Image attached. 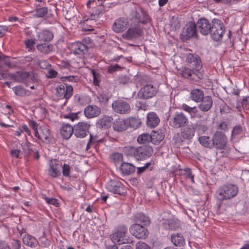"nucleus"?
<instances>
[{
  "label": "nucleus",
  "instance_id": "nucleus-1",
  "mask_svg": "<svg viewBox=\"0 0 249 249\" xmlns=\"http://www.w3.org/2000/svg\"><path fill=\"white\" fill-rule=\"evenodd\" d=\"M198 31L203 35L210 34L213 39L215 41L219 40L225 32V27L223 22L219 19L214 18L210 23L205 18L199 19L196 23Z\"/></svg>",
  "mask_w": 249,
  "mask_h": 249
},
{
  "label": "nucleus",
  "instance_id": "nucleus-2",
  "mask_svg": "<svg viewBox=\"0 0 249 249\" xmlns=\"http://www.w3.org/2000/svg\"><path fill=\"white\" fill-rule=\"evenodd\" d=\"M123 152L128 157L134 158L137 160H143L152 155L153 150L151 146L144 144L138 147L126 146L124 147Z\"/></svg>",
  "mask_w": 249,
  "mask_h": 249
},
{
  "label": "nucleus",
  "instance_id": "nucleus-3",
  "mask_svg": "<svg viewBox=\"0 0 249 249\" xmlns=\"http://www.w3.org/2000/svg\"><path fill=\"white\" fill-rule=\"evenodd\" d=\"M129 19L132 24L146 25L150 23L152 19L148 12L142 7H135L130 12Z\"/></svg>",
  "mask_w": 249,
  "mask_h": 249
},
{
  "label": "nucleus",
  "instance_id": "nucleus-4",
  "mask_svg": "<svg viewBox=\"0 0 249 249\" xmlns=\"http://www.w3.org/2000/svg\"><path fill=\"white\" fill-rule=\"evenodd\" d=\"M238 193V187L234 185H224L219 188L217 193L220 200H227L236 196Z\"/></svg>",
  "mask_w": 249,
  "mask_h": 249
},
{
  "label": "nucleus",
  "instance_id": "nucleus-5",
  "mask_svg": "<svg viewBox=\"0 0 249 249\" xmlns=\"http://www.w3.org/2000/svg\"><path fill=\"white\" fill-rule=\"evenodd\" d=\"M127 228L124 225H120L116 231L111 235V239L115 243L119 245L129 243L130 240L127 238Z\"/></svg>",
  "mask_w": 249,
  "mask_h": 249
},
{
  "label": "nucleus",
  "instance_id": "nucleus-6",
  "mask_svg": "<svg viewBox=\"0 0 249 249\" xmlns=\"http://www.w3.org/2000/svg\"><path fill=\"white\" fill-rule=\"evenodd\" d=\"M196 24L193 22L187 23L182 29L181 37L183 40H187L191 38L198 37Z\"/></svg>",
  "mask_w": 249,
  "mask_h": 249
},
{
  "label": "nucleus",
  "instance_id": "nucleus-7",
  "mask_svg": "<svg viewBox=\"0 0 249 249\" xmlns=\"http://www.w3.org/2000/svg\"><path fill=\"white\" fill-rule=\"evenodd\" d=\"M142 34L143 28L140 25L132 24L131 26L123 35V37L127 40H132L140 37Z\"/></svg>",
  "mask_w": 249,
  "mask_h": 249
},
{
  "label": "nucleus",
  "instance_id": "nucleus-8",
  "mask_svg": "<svg viewBox=\"0 0 249 249\" xmlns=\"http://www.w3.org/2000/svg\"><path fill=\"white\" fill-rule=\"evenodd\" d=\"M227 139L226 135L221 131H216L212 137V148L225 149L227 145Z\"/></svg>",
  "mask_w": 249,
  "mask_h": 249
},
{
  "label": "nucleus",
  "instance_id": "nucleus-9",
  "mask_svg": "<svg viewBox=\"0 0 249 249\" xmlns=\"http://www.w3.org/2000/svg\"><path fill=\"white\" fill-rule=\"evenodd\" d=\"M158 92V88L156 86L147 84L141 89L138 96L140 99H148L155 96Z\"/></svg>",
  "mask_w": 249,
  "mask_h": 249
},
{
  "label": "nucleus",
  "instance_id": "nucleus-10",
  "mask_svg": "<svg viewBox=\"0 0 249 249\" xmlns=\"http://www.w3.org/2000/svg\"><path fill=\"white\" fill-rule=\"evenodd\" d=\"M188 123L187 117L182 112H177L169 121V125L175 128H181Z\"/></svg>",
  "mask_w": 249,
  "mask_h": 249
},
{
  "label": "nucleus",
  "instance_id": "nucleus-11",
  "mask_svg": "<svg viewBox=\"0 0 249 249\" xmlns=\"http://www.w3.org/2000/svg\"><path fill=\"white\" fill-rule=\"evenodd\" d=\"M9 76L15 81L24 84H27L31 80L34 81L35 80V75L33 72L18 71L16 73H10Z\"/></svg>",
  "mask_w": 249,
  "mask_h": 249
},
{
  "label": "nucleus",
  "instance_id": "nucleus-12",
  "mask_svg": "<svg viewBox=\"0 0 249 249\" xmlns=\"http://www.w3.org/2000/svg\"><path fill=\"white\" fill-rule=\"evenodd\" d=\"M113 110L117 113L126 114L131 111L129 104L123 100H118L114 101L112 104Z\"/></svg>",
  "mask_w": 249,
  "mask_h": 249
},
{
  "label": "nucleus",
  "instance_id": "nucleus-13",
  "mask_svg": "<svg viewBox=\"0 0 249 249\" xmlns=\"http://www.w3.org/2000/svg\"><path fill=\"white\" fill-rule=\"evenodd\" d=\"M186 61L190 67L194 69L196 72H198L202 67L201 58L196 53H189L187 54Z\"/></svg>",
  "mask_w": 249,
  "mask_h": 249
},
{
  "label": "nucleus",
  "instance_id": "nucleus-14",
  "mask_svg": "<svg viewBox=\"0 0 249 249\" xmlns=\"http://www.w3.org/2000/svg\"><path fill=\"white\" fill-rule=\"evenodd\" d=\"M178 74L182 77L192 80L197 81L202 78V75L198 72L188 67H182L178 70Z\"/></svg>",
  "mask_w": 249,
  "mask_h": 249
},
{
  "label": "nucleus",
  "instance_id": "nucleus-15",
  "mask_svg": "<svg viewBox=\"0 0 249 249\" xmlns=\"http://www.w3.org/2000/svg\"><path fill=\"white\" fill-rule=\"evenodd\" d=\"M129 231L133 236L138 239H145L148 234L147 229L138 223L131 225Z\"/></svg>",
  "mask_w": 249,
  "mask_h": 249
},
{
  "label": "nucleus",
  "instance_id": "nucleus-16",
  "mask_svg": "<svg viewBox=\"0 0 249 249\" xmlns=\"http://www.w3.org/2000/svg\"><path fill=\"white\" fill-rule=\"evenodd\" d=\"M106 187L109 192L119 195H124L126 192L123 185L118 180H110L107 183Z\"/></svg>",
  "mask_w": 249,
  "mask_h": 249
},
{
  "label": "nucleus",
  "instance_id": "nucleus-17",
  "mask_svg": "<svg viewBox=\"0 0 249 249\" xmlns=\"http://www.w3.org/2000/svg\"><path fill=\"white\" fill-rule=\"evenodd\" d=\"M194 130L192 125H186L181 127L178 134V141L183 142L191 141L195 136Z\"/></svg>",
  "mask_w": 249,
  "mask_h": 249
},
{
  "label": "nucleus",
  "instance_id": "nucleus-18",
  "mask_svg": "<svg viewBox=\"0 0 249 249\" xmlns=\"http://www.w3.org/2000/svg\"><path fill=\"white\" fill-rule=\"evenodd\" d=\"M89 125L87 123L80 122L73 127V134L78 138L85 137L89 133Z\"/></svg>",
  "mask_w": 249,
  "mask_h": 249
},
{
  "label": "nucleus",
  "instance_id": "nucleus-19",
  "mask_svg": "<svg viewBox=\"0 0 249 249\" xmlns=\"http://www.w3.org/2000/svg\"><path fill=\"white\" fill-rule=\"evenodd\" d=\"M61 168V162L55 159L52 160L49 163V175L53 178L59 177L61 175L60 170Z\"/></svg>",
  "mask_w": 249,
  "mask_h": 249
},
{
  "label": "nucleus",
  "instance_id": "nucleus-20",
  "mask_svg": "<svg viewBox=\"0 0 249 249\" xmlns=\"http://www.w3.org/2000/svg\"><path fill=\"white\" fill-rule=\"evenodd\" d=\"M35 136L46 143H50L52 140V137L50 129L47 126L40 127V133L36 132Z\"/></svg>",
  "mask_w": 249,
  "mask_h": 249
},
{
  "label": "nucleus",
  "instance_id": "nucleus-21",
  "mask_svg": "<svg viewBox=\"0 0 249 249\" xmlns=\"http://www.w3.org/2000/svg\"><path fill=\"white\" fill-rule=\"evenodd\" d=\"M207 119L202 117L201 120H198L196 123L192 124L191 125L194 128V133L197 131L198 134H204L208 129L207 125Z\"/></svg>",
  "mask_w": 249,
  "mask_h": 249
},
{
  "label": "nucleus",
  "instance_id": "nucleus-22",
  "mask_svg": "<svg viewBox=\"0 0 249 249\" xmlns=\"http://www.w3.org/2000/svg\"><path fill=\"white\" fill-rule=\"evenodd\" d=\"M199 103L198 108L203 112H207L212 108L213 101L211 96L207 95L204 96Z\"/></svg>",
  "mask_w": 249,
  "mask_h": 249
},
{
  "label": "nucleus",
  "instance_id": "nucleus-23",
  "mask_svg": "<svg viewBox=\"0 0 249 249\" xmlns=\"http://www.w3.org/2000/svg\"><path fill=\"white\" fill-rule=\"evenodd\" d=\"M89 47L84 43L78 41L71 45V50L75 54L83 55L87 53Z\"/></svg>",
  "mask_w": 249,
  "mask_h": 249
},
{
  "label": "nucleus",
  "instance_id": "nucleus-24",
  "mask_svg": "<svg viewBox=\"0 0 249 249\" xmlns=\"http://www.w3.org/2000/svg\"><path fill=\"white\" fill-rule=\"evenodd\" d=\"M101 113L100 108L94 105H89L84 109V114L88 118H92L100 115Z\"/></svg>",
  "mask_w": 249,
  "mask_h": 249
},
{
  "label": "nucleus",
  "instance_id": "nucleus-25",
  "mask_svg": "<svg viewBox=\"0 0 249 249\" xmlns=\"http://www.w3.org/2000/svg\"><path fill=\"white\" fill-rule=\"evenodd\" d=\"M128 26V22L124 19H116L112 26L113 30L116 33H121L125 30Z\"/></svg>",
  "mask_w": 249,
  "mask_h": 249
},
{
  "label": "nucleus",
  "instance_id": "nucleus-26",
  "mask_svg": "<svg viewBox=\"0 0 249 249\" xmlns=\"http://www.w3.org/2000/svg\"><path fill=\"white\" fill-rule=\"evenodd\" d=\"M160 122V119L157 114L154 112H149L147 115L146 125L150 128H154L158 126Z\"/></svg>",
  "mask_w": 249,
  "mask_h": 249
},
{
  "label": "nucleus",
  "instance_id": "nucleus-27",
  "mask_svg": "<svg viewBox=\"0 0 249 249\" xmlns=\"http://www.w3.org/2000/svg\"><path fill=\"white\" fill-rule=\"evenodd\" d=\"M128 127L126 120L119 118L116 119L113 124L114 130L122 132L125 130Z\"/></svg>",
  "mask_w": 249,
  "mask_h": 249
},
{
  "label": "nucleus",
  "instance_id": "nucleus-28",
  "mask_svg": "<svg viewBox=\"0 0 249 249\" xmlns=\"http://www.w3.org/2000/svg\"><path fill=\"white\" fill-rule=\"evenodd\" d=\"M204 97V93L202 90L199 89H193L190 93L189 98L196 103H199Z\"/></svg>",
  "mask_w": 249,
  "mask_h": 249
},
{
  "label": "nucleus",
  "instance_id": "nucleus-29",
  "mask_svg": "<svg viewBox=\"0 0 249 249\" xmlns=\"http://www.w3.org/2000/svg\"><path fill=\"white\" fill-rule=\"evenodd\" d=\"M22 240L26 246L32 248H36L38 244L37 239L29 234H24L23 236Z\"/></svg>",
  "mask_w": 249,
  "mask_h": 249
},
{
  "label": "nucleus",
  "instance_id": "nucleus-30",
  "mask_svg": "<svg viewBox=\"0 0 249 249\" xmlns=\"http://www.w3.org/2000/svg\"><path fill=\"white\" fill-rule=\"evenodd\" d=\"M37 38L41 42H50L53 39V35L49 30H45L38 34Z\"/></svg>",
  "mask_w": 249,
  "mask_h": 249
},
{
  "label": "nucleus",
  "instance_id": "nucleus-31",
  "mask_svg": "<svg viewBox=\"0 0 249 249\" xmlns=\"http://www.w3.org/2000/svg\"><path fill=\"white\" fill-rule=\"evenodd\" d=\"M120 169L124 174L129 175L134 173L135 167L131 163L124 162L121 163Z\"/></svg>",
  "mask_w": 249,
  "mask_h": 249
},
{
  "label": "nucleus",
  "instance_id": "nucleus-32",
  "mask_svg": "<svg viewBox=\"0 0 249 249\" xmlns=\"http://www.w3.org/2000/svg\"><path fill=\"white\" fill-rule=\"evenodd\" d=\"M182 109L185 111L188 112L191 118L196 117L197 118H201L202 116L198 113V110L196 107H190L185 104L182 105Z\"/></svg>",
  "mask_w": 249,
  "mask_h": 249
},
{
  "label": "nucleus",
  "instance_id": "nucleus-33",
  "mask_svg": "<svg viewBox=\"0 0 249 249\" xmlns=\"http://www.w3.org/2000/svg\"><path fill=\"white\" fill-rule=\"evenodd\" d=\"M73 127L67 124L62 126L61 130V134L64 139H68L73 133Z\"/></svg>",
  "mask_w": 249,
  "mask_h": 249
},
{
  "label": "nucleus",
  "instance_id": "nucleus-34",
  "mask_svg": "<svg viewBox=\"0 0 249 249\" xmlns=\"http://www.w3.org/2000/svg\"><path fill=\"white\" fill-rule=\"evenodd\" d=\"M171 238L172 242L176 247H182L185 244V240L181 234H172Z\"/></svg>",
  "mask_w": 249,
  "mask_h": 249
},
{
  "label": "nucleus",
  "instance_id": "nucleus-35",
  "mask_svg": "<svg viewBox=\"0 0 249 249\" xmlns=\"http://www.w3.org/2000/svg\"><path fill=\"white\" fill-rule=\"evenodd\" d=\"M36 48L41 53L44 54H48L53 51V46L52 44L44 43L38 44Z\"/></svg>",
  "mask_w": 249,
  "mask_h": 249
},
{
  "label": "nucleus",
  "instance_id": "nucleus-36",
  "mask_svg": "<svg viewBox=\"0 0 249 249\" xmlns=\"http://www.w3.org/2000/svg\"><path fill=\"white\" fill-rule=\"evenodd\" d=\"M151 137V142L154 144L160 143L164 138V135L161 131L154 132Z\"/></svg>",
  "mask_w": 249,
  "mask_h": 249
},
{
  "label": "nucleus",
  "instance_id": "nucleus-37",
  "mask_svg": "<svg viewBox=\"0 0 249 249\" xmlns=\"http://www.w3.org/2000/svg\"><path fill=\"white\" fill-rule=\"evenodd\" d=\"M198 141L200 143L205 147L212 148V137L210 138L207 136L199 137Z\"/></svg>",
  "mask_w": 249,
  "mask_h": 249
},
{
  "label": "nucleus",
  "instance_id": "nucleus-38",
  "mask_svg": "<svg viewBox=\"0 0 249 249\" xmlns=\"http://www.w3.org/2000/svg\"><path fill=\"white\" fill-rule=\"evenodd\" d=\"M112 120L113 119L112 117L108 116H105L102 118L99 119L98 121L97 124L100 126L102 127H107L110 126Z\"/></svg>",
  "mask_w": 249,
  "mask_h": 249
},
{
  "label": "nucleus",
  "instance_id": "nucleus-39",
  "mask_svg": "<svg viewBox=\"0 0 249 249\" xmlns=\"http://www.w3.org/2000/svg\"><path fill=\"white\" fill-rule=\"evenodd\" d=\"M10 57L0 53V63L3 62L4 64L9 68H13L16 67V64L10 61Z\"/></svg>",
  "mask_w": 249,
  "mask_h": 249
},
{
  "label": "nucleus",
  "instance_id": "nucleus-40",
  "mask_svg": "<svg viewBox=\"0 0 249 249\" xmlns=\"http://www.w3.org/2000/svg\"><path fill=\"white\" fill-rule=\"evenodd\" d=\"M136 221L142 224L143 225L147 226L150 224L149 218L143 213H138L135 216Z\"/></svg>",
  "mask_w": 249,
  "mask_h": 249
},
{
  "label": "nucleus",
  "instance_id": "nucleus-41",
  "mask_svg": "<svg viewBox=\"0 0 249 249\" xmlns=\"http://www.w3.org/2000/svg\"><path fill=\"white\" fill-rule=\"evenodd\" d=\"M127 122V126L129 125L133 128H137L139 127L141 124V120L139 118L131 117L128 120H126Z\"/></svg>",
  "mask_w": 249,
  "mask_h": 249
},
{
  "label": "nucleus",
  "instance_id": "nucleus-42",
  "mask_svg": "<svg viewBox=\"0 0 249 249\" xmlns=\"http://www.w3.org/2000/svg\"><path fill=\"white\" fill-rule=\"evenodd\" d=\"M137 142L140 144H144L151 142V135L148 133L142 134L138 136Z\"/></svg>",
  "mask_w": 249,
  "mask_h": 249
},
{
  "label": "nucleus",
  "instance_id": "nucleus-43",
  "mask_svg": "<svg viewBox=\"0 0 249 249\" xmlns=\"http://www.w3.org/2000/svg\"><path fill=\"white\" fill-rule=\"evenodd\" d=\"M33 144L29 142H27L22 145V149L26 155L30 156L32 155L33 151L35 150Z\"/></svg>",
  "mask_w": 249,
  "mask_h": 249
},
{
  "label": "nucleus",
  "instance_id": "nucleus-44",
  "mask_svg": "<svg viewBox=\"0 0 249 249\" xmlns=\"http://www.w3.org/2000/svg\"><path fill=\"white\" fill-rule=\"evenodd\" d=\"M123 155L119 153H114L111 156V160L116 166H117L118 164L121 163L123 160Z\"/></svg>",
  "mask_w": 249,
  "mask_h": 249
},
{
  "label": "nucleus",
  "instance_id": "nucleus-45",
  "mask_svg": "<svg viewBox=\"0 0 249 249\" xmlns=\"http://www.w3.org/2000/svg\"><path fill=\"white\" fill-rule=\"evenodd\" d=\"M66 89L65 90L64 98L66 99L70 98L73 94V87L71 85H68L65 83Z\"/></svg>",
  "mask_w": 249,
  "mask_h": 249
},
{
  "label": "nucleus",
  "instance_id": "nucleus-46",
  "mask_svg": "<svg viewBox=\"0 0 249 249\" xmlns=\"http://www.w3.org/2000/svg\"><path fill=\"white\" fill-rule=\"evenodd\" d=\"M13 89L17 95L24 96L26 94L25 89L21 86L15 87Z\"/></svg>",
  "mask_w": 249,
  "mask_h": 249
},
{
  "label": "nucleus",
  "instance_id": "nucleus-47",
  "mask_svg": "<svg viewBox=\"0 0 249 249\" xmlns=\"http://www.w3.org/2000/svg\"><path fill=\"white\" fill-rule=\"evenodd\" d=\"M243 128L240 125L235 126L232 130L231 137L234 138L236 136L241 135L243 132Z\"/></svg>",
  "mask_w": 249,
  "mask_h": 249
},
{
  "label": "nucleus",
  "instance_id": "nucleus-48",
  "mask_svg": "<svg viewBox=\"0 0 249 249\" xmlns=\"http://www.w3.org/2000/svg\"><path fill=\"white\" fill-rule=\"evenodd\" d=\"M47 13V8L42 7L36 9L35 16L38 18H42L45 16Z\"/></svg>",
  "mask_w": 249,
  "mask_h": 249
},
{
  "label": "nucleus",
  "instance_id": "nucleus-49",
  "mask_svg": "<svg viewBox=\"0 0 249 249\" xmlns=\"http://www.w3.org/2000/svg\"><path fill=\"white\" fill-rule=\"evenodd\" d=\"M62 81L65 82L67 81H70L72 82H77L79 81V78L77 76H63L61 78Z\"/></svg>",
  "mask_w": 249,
  "mask_h": 249
},
{
  "label": "nucleus",
  "instance_id": "nucleus-50",
  "mask_svg": "<svg viewBox=\"0 0 249 249\" xmlns=\"http://www.w3.org/2000/svg\"><path fill=\"white\" fill-rule=\"evenodd\" d=\"M62 173L63 175L65 177H70L71 173V167L69 165L64 163L63 165L62 164Z\"/></svg>",
  "mask_w": 249,
  "mask_h": 249
},
{
  "label": "nucleus",
  "instance_id": "nucleus-51",
  "mask_svg": "<svg viewBox=\"0 0 249 249\" xmlns=\"http://www.w3.org/2000/svg\"><path fill=\"white\" fill-rule=\"evenodd\" d=\"M56 95L59 97H64L65 95V85H60L56 88Z\"/></svg>",
  "mask_w": 249,
  "mask_h": 249
},
{
  "label": "nucleus",
  "instance_id": "nucleus-52",
  "mask_svg": "<svg viewBox=\"0 0 249 249\" xmlns=\"http://www.w3.org/2000/svg\"><path fill=\"white\" fill-rule=\"evenodd\" d=\"M24 44L26 48L28 49L29 51H32L34 49V46L35 44V41L34 40L27 39L24 41Z\"/></svg>",
  "mask_w": 249,
  "mask_h": 249
},
{
  "label": "nucleus",
  "instance_id": "nucleus-53",
  "mask_svg": "<svg viewBox=\"0 0 249 249\" xmlns=\"http://www.w3.org/2000/svg\"><path fill=\"white\" fill-rule=\"evenodd\" d=\"M91 73L93 78V84L95 86L99 85L100 82V74L95 70H92Z\"/></svg>",
  "mask_w": 249,
  "mask_h": 249
},
{
  "label": "nucleus",
  "instance_id": "nucleus-54",
  "mask_svg": "<svg viewBox=\"0 0 249 249\" xmlns=\"http://www.w3.org/2000/svg\"><path fill=\"white\" fill-rule=\"evenodd\" d=\"M165 228L169 230H175L176 229V223L173 220H169L164 223Z\"/></svg>",
  "mask_w": 249,
  "mask_h": 249
},
{
  "label": "nucleus",
  "instance_id": "nucleus-55",
  "mask_svg": "<svg viewBox=\"0 0 249 249\" xmlns=\"http://www.w3.org/2000/svg\"><path fill=\"white\" fill-rule=\"evenodd\" d=\"M185 173L184 175L187 178L191 179V182L194 183H195L194 180V175L193 174L191 169L190 168H186L184 170Z\"/></svg>",
  "mask_w": 249,
  "mask_h": 249
},
{
  "label": "nucleus",
  "instance_id": "nucleus-56",
  "mask_svg": "<svg viewBox=\"0 0 249 249\" xmlns=\"http://www.w3.org/2000/svg\"><path fill=\"white\" fill-rule=\"evenodd\" d=\"M10 154L13 158H21L22 152L20 150L13 149L11 150Z\"/></svg>",
  "mask_w": 249,
  "mask_h": 249
},
{
  "label": "nucleus",
  "instance_id": "nucleus-57",
  "mask_svg": "<svg viewBox=\"0 0 249 249\" xmlns=\"http://www.w3.org/2000/svg\"><path fill=\"white\" fill-rule=\"evenodd\" d=\"M12 249H20L21 243L19 240L13 239L11 242Z\"/></svg>",
  "mask_w": 249,
  "mask_h": 249
},
{
  "label": "nucleus",
  "instance_id": "nucleus-58",
  "mask_svg": "<svg viewBox=\"0 0 249 249\" xmlns=\"http://www.w3.org/2000/svg\"><path fill=\"white\" fill-rule=\"evenodd\" d=\"M136 249H151V248L146 243L139 242L136 244Z\"/></svg>",
  "mask_w": 249,
  "mask_h": 249
},
{
  "label": "nucleus",
  "instance_id": "nucleus-59",
  "mask_svg": "<svg viewBox=\"0 0 249 249\" xmlns=\"http://www.w3.org/2000/svg\"><path fill=\"white\" fill-rule=\"evenodd\" d=\"M130 78L128 76L124 75L119 78V82L120 84H126L129 82Z\"/></svg>",
  "mask_w": 249,
  "mask_h": 249
},
{
  "label": "nucleus",
  "instance_id": "nucleus-60",
  "mask_svg": "<svg viewBox=\"0 0 249 249\" xmlns=\"http://www.w3.org/2000/svg\"><path fill=\"white\" fill-rule=\"evenodd\" d=\"M242 105L243 108L247 110H249V97L243 99Z\"/></svg>",
  "mask_w": 249,
  "mask_h": 249
},
{
  "label": "nucleus",
  "instance_id": "nucleus-61",
  "mask_svg": "<svg viewBox=\"0 0 249 249\" xmlns=\"http://www.w3.org/2000/svg\"><path fill=\"white\" fill-rule=\"evenodd\" d=\"M231 108L227 105H224L220 108V112L223 114L230 113L231 111Z\"/></svg>",
  "mask_w": 249,
  "mask_h": 249
},
{
  "label": "nucleus",
  "instance_id": "nucleus-62",
  "mask_svg": "<svg viewBox=\"0 0 249 249\" xmlns=\"http://www.w3.org/2000/svg\"><path fill=\"white\" fill-rule=\"evenodd\" d=\"M57 72L53 69H50L48 71L47 77L50 78H53L56 77Z\"/></svg>",
  "mask_w": 249,
  "mask_h": 249
},
{
  "label": "nucleus",
  "instance_id": "nucleus-63",
  "mask_svg": "<svg viewBox=\"0 0 249 249\" xmlns=\"http://www.w3.org/2000/svg\"><path fill=\"white\" fill-rule=\"evenodd\" d=\"M8 30V27L6 26H0V37L3 36Z\"/></svg>",
  "mask_w": 249,
  "mask_h": 249
},
{
  "label": "nucleus",
  "instance_id": "nucleus-64",
  "mask_svg": "<svg viewBox=\"0 0 249 249\" xmlns=\"http://www.w3.org/2000/svg\"><path fill=\"white\" fill-rule=\"evenodd\" d=\"M136 107L139 109L145 110L146 108V104L142 103V102H137L136 104Z\"/></svg>",
  "mask_w": 249,
  "mask_h": 249
}]
</instances>
